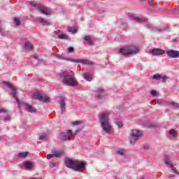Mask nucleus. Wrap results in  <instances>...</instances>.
<instances>
[{"label": "nucleus", "mask_w": 179, "mask_h": 179, "mask_svg": "<svg viewBox=\"0 0 179 179\" xmlns=\"http://www.w3.org/2000/svg\"><path fill=\"white\" fill-rule=\"evenodd\" d=\"M7 120H10V117H9V116H6L4 118H1V121H6Z\"/></svg>", "instance_id": "obj_49"}, {"label": "nucleus", "mask_w": 179, "mask_h": 179, "mask_svg": "<svg viewBox=\"0 0 179 179\" xmlns=\"http://www.w3.org/2000/svg\"><path fill=\"white\" fill-rule=\"evenodd\" d=\"M64 163L69 169H72L75 171H79V173H83L86 170V165L82 162L68 159L64 161Z\"/></svg>", "instance_id": "obj_2"}, {"label": "nucleus", "mask_w": 179, "mask_h": 179, "mask_svg": "<svg viewBox=\"0 0 179 179\" xmlns=\"http://www.w3.org/2000/svg\"><path fill=\"white\" fill-rule=\"evenodd\" d=\"M34 99L39 100V101H43V103L50 102V97L47 96L45 94H40L38 92L34 94Z\"/></svg>", "instance_id": "obj_8"}, {"label": "nucleus", "mask_w": 179, "mask_h": 179, "mask_svg": "<svg viewBox=\"0 0 179 179\" xmlns=\"http://www.w3.org/2000/svg\"><path fill=\"white\" fill-rule=\"evenodd\" d=\"M72 62H76V64H83V65H90L92 64V62L87 59H74L71 60Z\"/></svg>", "instance_id": "obj_14"}, {"label": "nucleus", "mask_w": 179, "mask_h": 179, "mask_svg": "<svg viewBox=\"0 0 179 179\" xmlns=\"http://www.w3.org/2000/svg\"><path fill=\"white\" fill-rule=\"evenodd\" d=\"M129 17L131 19H133L135 22H137V23H146V20H145L141 17L134 16V15H132V14L129 15Z\"/></svg>", "instance_id": "obj_17"}, {"label": "nucleus", "mask_w": 179, "mask_h": 179, "mask_svg": "<svg viewBox=\"0 0 179 179\" xmlns=\"http://www.w3.org/2000/svg\"><path fill=\"white\" fill-rule=\"evenodd\" d=\"M151 31H159V28H157L156 27H152Z\"/></svg>", "instance_id": "obj_44"}, {"label": "nucleus", "mask_w": 179, "mask_h": 179, "mask_svg": "<svg viewBox=\"0 0 179 179\" xmlns=\"http://www.w3.org/2000/svg\"><path fill=\"white\" fill-rule=\"evenodd\" d=\"M80 121L78 120L72 122V125H80Z\"/></svg>", "instance_id": "obj_48"}, {"label": "nucleus", "mask_w": 179, "mask_h": 179, "mask_svg": "<svg viewBox=\"0 0 179 179\" xmlns=\"http://www.w3.org/2000/svg\"><path fill=\"white\" fill-rule=\"evenodd\" d=\"M171 177H176V176H174V175H170V176H169V178H171Z\"/></svg>", "instance_id": "obj_52"}, {"label": "nucleus", "mask_w": 179, "mask_h": 179, "mask_svg": "<svg viewBox=\"0 0 179 179\" xmlns=\"http://www.w3.org/2000/svg\"><path fill=\"white\" fill-rule=\"evenodd\" d=\"M119 52L122 55H132L139 52V49L134 45L126 46L120 48Z\"/></svg>", "instance_id": "obj_4"}, {"label": "nucleus", "mask_w": 179, "mask_h": 179, "mask_svg": "<svg viewBox=\"0 0 179 179\" xmlns=\"http://www.w3.org/2000/svg\"><path fill=\"white\" fill-rule=\"evenodd\" d=\"M69 31H70V33H73V34H75V33H76L77 31V29L73 27H69Z\"/></svg>", "instance_id": "obj_34"}, {"label": "nucleus", "mask_w": 179, "mask_h": 179, "mask_svg": "<svg viewBox=\"0 0 179 179\" xmlns=\"http://www.w3.org/2000/svg\"><path fill=\"white\" fill-rule=\"evenodd\" d=\"M150 94H152V96H154V97H159V96H160V94H157V92L155 90L150 91Z\"/></svg>", "instance_id": "obj_32"}, {"label": "nucleus", "mask_w": 179, "mask_h": 179, "mask_svg": "<svg viewBox=\"0 0 179 179\" xmlns=\"http://www.w3.org/2000/svg\"><path fill=\"white\" fill-rule=\"evenodd\" d=\"M169 135H171V136H173V138H176L178 133H177V130L172 129L171 130H169Z\"/></svg>", "instance_id": "obj_23"}, {"label": "nucleus", "mask_w": 179, "mask_h": 179, "mask_svg": "<svg viewBox=\"0 0 179 179\" xmlns=\"http://www.w3.org/2000/svg\"><path fill=\"white\" fill-rule=\"evenodd\" d=\"M143 149H144L145 150H149V149H150V146L149 145H148V144H145V145H144V147H143Z\"/></svg>", "instance_id": "obj_46"}, {"label": "nucleus", "mask_w": 179, "mask_h": 179, "mask_svg": "<svg viewBox=\"0 0 179 179\" xmlns=\"http://www.w3.org/2000/svg\"><path fill=\"white\" fill-rule=\"evenodd\" d=\"M28 155H29V152H19L18 157H20L21 159H24L25 157H27Z\"/></svg>", "instance_id": "obj_26"}, {"label": "nucleus", "mask_w": 179, "mask_h": 179, "mask_svg": "<svg viewBox=\"0 0 179 179\" xmlns=\"http://www.w3.org/2000/svg\"><path fill=\"white\" fill-rule=\"evenodd\" d=\"M24 166L27 170H30L33 167V164L30 162H25L24 164Z\"/></svg>", "instance_id": "obj_24"}, {"label": "nucleus", "mask_w": 179, "mask_h": 179, "mask_svg": "<svg viewBox=\"0 0 179 179\" xmlns=\"http://www.w3.org/2000/svg\"><path fill=\"white\" fill-rule=\"evenodd\" d=\"M171 179H173V178H171Z\"/></svg>", "instance_id": "obj_56"}, {"label": "nucleus", "mask_w": 179, "mask_h": 179, "mask_svg": "<svg viewBox=\"0 0 179 179\" xmlns=\"http://www.w3.org/2000/svg\"><path fill=\"white\" fill-rule=\"evenodd\" d=\"M11 90L13 91V97H14V99H15L17 103L19 104V103H20L19 99H17V96H16V94L17 93L16 91V88L15 87H13L11 88Z\"/></svg>", "instance_id": "obj_22"}, {"label": "nucleus", "mask_w": 179, "mask_h": 179, "mask_svg": "<svg viewBox=\"0 0 179 179\" xmlns=\"http://www.w3.org/2000/svg\"><path fill=\"white\" fill-rule=\"evenodd\" d=\"M24 48L25 51H29H29H33L34 47L33 46V44L30 43V41H27L24 45Z\"/></svg>", "instance_id": "obj_16"}, {"label": "nucleus", "mask_w": 179, "mask_h": 179, "mask_svg": "<svg viewBox=\"0 0 179 179\" xmlns=\"http://www.w3.org/2000/svg\"><path fill=\"white\" fill-rule=\"evenodd\" d=\"M31 6L34 8H36L41 13H43V15H45L46 16H50L52 13V11L50 8H45L43 5L41 4H37L34 2H31Z\"/></svg>", "instance_id": "obj_6"}, {"label": "nucleus", "mask_w": 179, "mask_h": 179, "mask_svg": "<svg viewBox=\"0 0 179 179\" xmlns=\"http://www.w3.org/2000/svg\"><path fill=\"white\" fill-rule=\"evenodd\" d=\"M175 10H176V9H175V8H173V10H172V12H176Z\"/></svg>", "instance_id": "obj_54"}, {"label": "nucleus", "mask_w": 179, "mask_h": 179, "mask_svg": "<svg viewBox=\"0 0 179 179\" xmlns=\"http://www.w3.org/2000/svg\"><path fill=\"white\" fill-rule=\"evenodd\" d=\"M95 99L97 100H104L106 99V91L103 88H97L95 93Z\"/></svg>", "instance_id": "obj_9"}, {"label": "nucleus", "mask_w": 179, "mask_h": 179, "mask_svg": "<svg viewBox=\"0 0 179 179\" xmlns=\"http://www.w3.org/2000/svg\"><path fill=\"white\" fill-rule=\"evenodd\" d=\"M8 113V110L5 109L4 108H0V113Z\"/></svg>", "instance_id": "obj_43"}, {"label": "nucleus", "mask_w": 179, "mask_h": 179, "mask_svg": "<svg viewBox=\"0 0 179 179\" xmlns=\"http://www.w3.org/2000/svg\"><path fill=\"white\" fill-rule=\"evenodd\" d=\"M64 150H57L56 151H55L54 152V156L55 157H61L62 156H64Z\"/></svg>", "instance_id": "obj_21"}, {"label": "nucleus", "mask_w": 179, "mask_h": 179, "mask_svg": "<svg viewBox=\"0 0 179 179\" xmlns=\"http://www.w3.org/2000/svg\"><path fill=\"white\" fill-rule=\"evenodd\" d=\"M164 162L166 166H171V159L169 155H165L164 157Z\"/></svg>", "instance_id": "obj_19"}, {"label": "nucleus", "mask_w": 179, "mask_h": 179, "mask_svg": "<svg viewBox=\"0 0 179 179\" xmlns=\"http://www.w3.org/2000/svg\"><path fill=\"white\" fill-rule=\"evenodd\" d=\"M99 122L101 124V128L110 135V131H111L113 127L110 124V116L107 113H101L99 114Z\"/></svg>", "instance_id": "obj_3"}, {"label": "nucleus", "mask_w": 179, "mask_h": 179, "mask_svg": "<svg viewBox=\"0 0 179 179\" xmlns=\"http://www.w3.org/2000/svg\"><path fill=\"white\" fill-rule=\"evenodd\" d=\"M145 26H146L147 27H148V28H150V27H151V26L150 25V24H146Z\"/></svg>", "instance_id": "obj_51"}, {"label": "nucleus", "mask_w": 179, "mask_h": 179, "mask_svg": "<svg viewBox=\"0 0 179 179\" xmlns=\"http://www.w3.org/2000/svg\"><path fill=\"white\" fill-rule=\"evenodd\" d=\"M169 167L171 168V171L173 173H174L175 174H178V171H177V169H176V168H174L173 165L171 164V165H169Z\"/></svg>", "instance_id": "obj_35"}, {"label": "nucleus", "mask_w": 179, "mask_h": 179, "mask_svg": "<svg viewBox=\"0 0 179 179\" xmlns=\"http://www.w3.org/2000/svg\"><path fill=\"white\" fill-rule=\"evenodd\" d=\"M169 104L173 106V108H179V103L177 102H170Z\"/></svg>", "instance_id": "obj_30"}, {"label": "nucleus", "mask_w": 179, "mask_h": 179, "mask_svg": "<svg viewBox=\"0 0 179 179\" xmlns=\"http://www.w3.org/2000/svg\"><path fill=\"white\" fill-rule=\"evenodd\" d=\"M40 141H45L47 139V135L44 133H42L39 136Z\"/></svg>", "instance_id": "obj_31"}, {"label": "nucleus", "mask_w": 179, "mask_h": 179, "mask_svg": "<svg viewBox=\"0 0 179 179\" xmlns=\"http://www.w3.org/2000/svg\"><path fill=\"white\" fill-rule=\"evenodd\" d=\"M3 83V85H5V86H6L7 87H9L10 89H12V87H13L12 84H10V83L9 82L4 81Z\"/></svg>", "instance_id": "obj_36"}, {"label": "nucleus", "mask_w": 179, "mask_h": 179, "mask_svg": "<svg viewBox=\"0 0 179 179\" xmlns=\"http://www.w3.org/2000/svg\"><path fill=\"white\" fill-rule=\"evenodd\" d=\"M159 127L160 126L157 124H151L149 126L150 128H159Z\"/></svg>", "instance_id": "obj_42"}, {"label": "nucleus", "mask_w": 179, "mask_h": 179, "mask_svg": "<svg viewBox=\"0 0 179 179\" xmlns=\"http://www.w3.org/2000/svg\"><path fill=\"white\" fill-rule=\"evenodd\" d=\"M156 103L157 104H162V103H167V101H164L163 99H157Z\"/></svg>", "instance_id": "obj_40"}, {"label": "nucleus", "mask_w": 179, "mask_h": 179, "mask_svg": "<svg viewBox=\"0 0 179 179\" xmlns=\"http://www.w3.org/2000/svg\"><path fill=\"white\" fill-rule=\"evenodd\" d=\"M24 106L28 113H36V108L31 106V105H29L28 103H24Z\"/></svg>", "instance_id": "obj_18"}, {"label": "nucleus", "mask_w": 179, "mask_h": 179, "mask_svg": "<svg viewBox=\"0 0 179 179\" xmlns=\"http://www.w3.org/2000/svg\"><path fill=\"white\" fill-rule=\"evenodd\" d=\"M68 51H69V52L72 53L75 51V49L72 47H69V48H68Z\"/></svg>", "instance_id": "obj_45"}, {"label": "nucleus", "mask_w": 179, "mask_h": 179, "mask_svg": "<svg viewBox=\"0 0 179 179\" xmlns=\"http://www.w3.org/2000/svg\"><path fill=\"white\" fill-rule=\"evenodd\" d=\"M142 135H143L142 131L136 129H132L129 138L130 145H135V143L142 138Z\"/></svg>", "instance_id": "obj_5"}, {"label": "nucleus", "mask_w": 179, "mask_h": 179, "mask_svg": "<svg viewBox=\"0 0 179 179\" xmlns=\"http://www.w3.org/2000/svg\"><path fill=\"white\" fill-rule=\"evenodd\" d=\"M14 22H15L16 26H20L21 22H20V19L15 18L14 19Z\"/></svg>", "instance_id": "obj_39"}, {"label": "nucleus", "mask_w": 179, "mask_h": 179, "mask_svg": "<svg viewBox=\"0 0 179 179\" xmlns=\"http://www.w3.org/2000/svg\"><path fill=\"white\" fill-rule=\"evenodd\" d=\"M78 132H79V130H76L75 133H73L72 130H68L67 132L60 134L59 139H61L63 142H65V141H69V135L76 136Z\"/></svg>", "instance_id": "obj_7"}, {"label": "nucleus", "mask_w": 179, "mask_h": 179, "mask_svg": "<svg viewBox=\"0 0 179 179\" xmlns=\"http://www.w3.org/2000/svg\"><path fill=\"white\" fill-rule=\"evenodd\" d=\"M166 52L163 49L160 48H154L150 51V54H152L154 57H157L159 55H163Z\"/></svg>", "instance_id": "obj_13"}, {"label": "nucleus", "mask_w": 179, "mask_h": 179, "mask_svg": "<svg viewBox=\"0 0 179 179\" xmlns=\"http://www.w3.org/2000/svg\"><path fill=\"white\" fill-rule=\"evenodd\" d=\"M166 55L169 58H179V51L173 50H168L166 51Z\"/></svg>", "instance_id": "obj_12"}, {"label": "nucleus", "mask_w": 179, "mask_h": 179, "mask_svg": "<svg viewBox=\"0 0 179 179\" xmlns=\"http://www.w3.org/2000/svg\"><path fill=\"white\" fill-rule=\"evenodd\" d=\"M176 13H179V10L176 11Z\"/></svg>", "instance_id": "obj_55"}, {"label": "nucleus", "mask_w": 179, "mask_h": 179, "mask_svg": "<svg viewBox=\"0 0 179 179\" xmlns=\"http://www.w3.org/2000/svg\"><path fill=\"white\" fill-rule=\"evenodd\" d=\"M52 56L55 57V58H57V59H62V56L59 54L52 53Z\"/></svg>", "instance_id": "obj_37"}, {"label": "nucleus", "mask_w": 179, "mask_h": 179, "mask_svg": "<svg viewBox=\"0 0 179 179\" xmlns=\"http://www.w3.org/2000/svg\"><path fill=\"white\" fill-rule=\"evenodd\" d=\"M33 58H34V59H37L41 65L42 64L43 65H45V64H46L45 61L38 59V56H37V55H36V54L33 55Z\"/></svg>", "instance_id": "obj_27"}, {"label": "nucleus", "mask_w": 179, "mask_h": 179, "mask_svg": "<svg viewBox=\"0 0 179 179\" xmlns=\"http://www.w3.org/2000/svg\"><path fill=\"white\" fill-rule=\"evenodd\" d=\"M59 164V162H55V163H50V169H54V167H58Z\"/></svg>", "instance_id": "obj_33"}, {"label": "nucleus", "mask_w": 179, "mask_h": 179, "mask_svg": "<svg viewBox=\"0 0 179 179\" xmlns=\"http://www.w3.org/2000/svg\"><path fill=\"white\" fill-rule=\"evenodd\" d=\"M54 34H55V36H57V38H59V36H61V30L57 29L55 31Z\"/></svg>", "instance_id": "obj_38"}, {"label": "nucleus", "mask_w": 179, "mask_h": 179, "mask_svg": "<svg viewBox=\"0 0 179 179\" xmlns=\"http://www.w3.org/2000/svg\"><path fill=\"white\" fill-rule=\"evenodd\" d=\"M64 85L75 87L78 85L73 71H64L59 74Z\"/></svg>", "instance_id": "obj_1"}, {"label": "nucleus", "mask_w": 179, "mask_h": 179, "mask_svg": "<svg viewBox=\"0 0 179 179\" xmlns=\"http://www.w3.org/2000/svg\"><path fill=\"white\" fill-rule=\"evenodd\" d=\"M152 79H154V80H162L163 83H166L167 82V79H169V77L167 76H162L161 74H155L152 76Z\"/></svg>", "instance_id": "obj_11"}, {"label": "nucleus", "mask_w": 179, "mask_h": 179, "mask_svg": "<svg viewBox=\"0 0 179 179\" xmlns=\"http://www.w3.org/2000/svg\"><path fill=\"white\" fill-rule=\"evenodd\" d=\"M55 156L54 154H49L47 155L46 158L48 160H50V159H52V157Z\"/></svg>", "instance_id": "obj_47"}, {"label": "nucleus", "mask_w": 179, "mask_h": 179, "mask_svg": "<svg viewBox=\"0 0 179 179\" xmlns=\"http://www.w3.org/2000/svg\"><path fill=\"white\" fill-rule=\"evenodd\" d=\"M37 20L39 23L43 24V26H50L51 24V22L50 20H46L43 17H38Z\"/></svg>", "instance_id": "obj_15"}, {"label": "nucleus", "mask_w": 179, "mask_h": 179, "mask_svg": "<svg viewBox=\"0 0 179 179\" xmlns=\"http://www.w3.org/2000/svg\"><path fill=\"white\" fill-rule=\"evenodd\" d=\"M83 40L85 41H87L88 44L90 45H93V39H92V37H90V36L87 35L84 37Z\"/></svg>", "instance_id": "obj_20"}, {"label": "nucleus", "mask_w": 179, "mask_h": 179, "mask_svg": "<svg viewBox=\"0 0 179 179\" xmlns=\"http://www.w3.org/2000/svg\"><path fill=\"white\" fill-rule=\"evenodd\" d=\"M84 76V79H85V80H87V82H91L92 80V76L90 75V73H86L83 75Z\"/></svg>", "instance_id": "obj_25"}, {"label": "nucleus", "mask_w": 179, "mask_h": 179, "mask_svg": "<svg viewBox=\"0 0 179 179\" xmlns=\"http://www.w3.org/2000/svg\"><path fill=\"white\" fill-rule=\"evenodd\" d=\"M59 38L60 40H69V36H68V35L66 34H60L59 35Z\"/></svg>", "instance_id": "obj_28"}, {"label": "nucleus", "mask_w": 179, "mask_h": 179, "mask_svg": "<svg viewBox=\"0 0 179 179\" xmlns=\"http://www.w3.org/2000/svg\"><path fill=\"white\" fill-rule=\"evenodd\" d=\"M148 4L150 5V6H153V3H152V0H150V1H148Z\"/></svg>", "instance_id": "obj_50"}, {"label": "nucleus", "mask_w": 179, "mask_h": 179, "mask_svg": "<svg viewBox=\"0 0 179 179\" xmlns=\"http://www.w3.org/2000/svg\"><path fill=\"white\" fill-rule=\"evenodd\" d=\"M59 104H60V109H61V114H64V111H66V99L64 96H59Z\"/></svg>", "instance_id": "obj_10"}, {"label": "nucleus", "mask_w": 179, "mask_h": 179, "mask_svg": "<svg viewBox=\"0 0 179 179\" xmlns=\"http://www.w3.org/2000/svg\"><path fill=\"white\" fill-rule=\"evenodd\" d=\"M115 124L119 127V128H122V122L120 120V119H116L115 120Z\"/></svg>", "instance_id": "obj_29"}, {"label": "nucleus", "mask_w": 179, "mask_h": 179, "mask_svg": "<svg viewBox=\"0 0 179 179\" xmlns=\"http://www.w3.org/2000/svg\"><path fill=\"white\" fill-rule=\"evenodd\" d=\"M117 155H119L120 156H124V155H125V152H124L123 150H117Z\"/></svg>", "instance_id": "obj_41"}, {"label": "nucleus", "mask_w": 179, "mask_h": 179, "mask_svg": "<svg viewBox=\"0 0 179 179\" xmlns=\"http://www.w3.org/2000/svg\"><path fill=\"white\" fill-rule=\"evenodd\" d=\"M138 1H140V2H143V1H145V0H138Z\"/></svg>", "instance_id": "obj_53"}]
</instances>
